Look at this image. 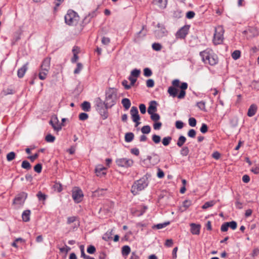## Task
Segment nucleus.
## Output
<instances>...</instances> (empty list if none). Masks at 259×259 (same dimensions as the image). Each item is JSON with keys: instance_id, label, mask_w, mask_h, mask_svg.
Returning a JSON list of instances; mask_svg holds the SVG:
<instances>
[{"instance_id": "obj_1", "label": "nucleus", "mask_w": 259, "mask_h": 259, "mask_svg": "<svg viewBox=\"0 0 259 259\" xmlns=\"http://www.w3.org/2000/svg\"><path fill=\"white\" fill-rule=\"evenodd\" d=\"M150 177V175L146 174L140 179L135 181L132 186L131 192L133 195H136L139 192L145 188H146L149 184L148 179Z\"/></svg>"}, {"instance_id": "obj_2", "label": "nucleus", "mask_w": 259, "mask_h": 259, "mask_svg": "<svg viewBox=\"0 0 259 259\" xmlns=\"http://www.w3.org/2000/svg\"><path fill=\"white\" fill-rule=\"evenodd\" d=\"M200 56L202 58V61L206 64L213 66L218 62V58L213 51L211 49H206L200 53Z\"/></svg>"}, {"instance_id": "obj_3", "label": "nucleus", "mask_w": 259, "mask_h": 259, "mask_svg": "<svg viewBox=\"0 0 259 259\" xmlns=\"http://www.w3.org/2000/svg\"><path fill=\"white\" fill-rule=\"evenodd\" d=\"M117 99V90L114 88H109L106 91L105 105L111 107L114 105Z\"/></svg>"}, {"instance_id": "obj_4", "label": "nucleus", "mask_w": 259, "mask_h": 259, "mask_svg": "<svg viewBox=\"0 0 259 259\" xmlns=\"http://www.w3.org/2000/svg\"><path fill=\"white\" fill-rule=\"evenodd\" d=\"M224 33V30L222 26L215 27L213 38V42L215 45H220L223 42Z\"/></svg>"}, {"instance_id": "obj_5", "label": "nucleus", "mask_w": 259, "mask_h": 259, "mask_svg": "<svg viewBox=\"0 0 259 259\" xmlns=\"http://www.w3.org/2000/svg\"><path fill=\"white\" fill-rule=\"evenodd\" d=\"M64 18L65 23L69 25H75L78 21V16L77 14L74 11L71 10L68 11Z\"/></svg>"}, {"instance_id": "obj_6", "label": "nucleus", "mask_w": 259, "mask_h": 259, "mask_svg": "<svg viewBox=\"0 0 259 259\" xmlns=\"http://www.w3.org/2000/svg\"><path fill=\"white\" fill-rule=\"evenodd\" d=\"M109 107H106L105 102H103L100 99L96 101V109L103 119H106L108 117L107 109Z\"/></svg>"}, {"instance_id": "obj_7", "label": "nucleus", "mask_w": 259, "mask_h": 259, "mask_svg": "<svg viewBox=\"0 0 259 259\" xmlns=\"http://www.w3.org/2000/svg\"><path fill=\"white\" fill-rule=\"evenodd\" d=\"M115 162L118 166L124 168L130 167L133 164V160L126 158H117L116 159Z\"/></svg>"}, {"instance_id": "obj_8", "label": "nucleus", "mask_w": 259, "mask_h": 259, "mask_svg": "<svg viewBox=\"0 0 259 259\" xmlns=\"http://www.w3.org/2000/svg\"><path fill=\"white\" fill-rule=\"evenodd\" d=\"M72 196L73 199L76 203H79L82 200L83 194L80 189L75 188L72 190Z\"/></svg>"}, {"instance_id": "obj_9", "label": "nucleus", "mask_w": 259, "mask_h": 259, "mask_svg": "<svg viewBox=\"0 0 259 259\" xmlns=\"http://www.w3.org/2000/svg\"><path fill=\"white\" fill-rule=\"evenodd\" d=\"M27 197V194L25 192H21L14 199L13 203L15 204L22 205Z\"/></svg>"}, {"instance_id": "obj_10", "label": "nucleus", "mask_w": 259, "mask_h": 259, "mask_svg": "<svg viewBox=\"0 0 259 259\" xmlns=\"http://www.w3.org/2000/svg\"><path fill=\"white\" fill-rule=\"evenodd\" d=\"M189 25H185L182 27L176 33V37L180 38H184L188 33Z\"/></svg>"}, {"instance_id": "obj_11", "label": "nucleus", "mask_w": 259, "mask_h": 259, "mask_svg": "<svg viewBox=\"0 0 259 259\" xmlns=\"http://www.w3.org/2000/svg\"><path fill=\"white\" fill-rule=\"evenodd\" d=\"M50 68V59L47 58L45 59L41 65V70L42 71L48 72Z\"/></svg>"}, {"instance_id": "obj_12", "label": "nucleus", "mask_w": 259, "mask_h": 259, "mask_svg": "<svg viewBox=\"0 0 259 259\" xmlns=\"http://www.w3.org/2000/svg\"><path fill=\"white\" fill-rule=\"evenodd\" d=\"M191 232L194 235H199L200 233V225L194 223L190 224Z\"/></svg>"}, {"instance_id": "obj_13", "label": "nucleus", "mask_w": 259, "mask_h": 259, "mask_svg": "<svg viewBox=\"0 0 259 259\" xmlns=\"http://www.w3.org/2000/svg\"><path fill=\"white\" fill-rule=\"evenodd\" d=\"M157 103L155 101H152L150 102V105L148 108V113L150 114H152L153 113H155L157 111L156 107Z\"/></svg>"}, {"instance_id": "obj_14", "label": "nucleus", "mask_w": 259, "mask_h": 259, "mask_svg": "<svg viewBox=\"0 0 259 259\" xmlns=\"http://www.w3.org/2000/svg\"><path fill=\"white\" fill-rule=\"evenodd\" d=\"M28 63L25 64L21 68L18 69L17 75L18 77L22 78L24 76L26 70H27Z\"/></svg>"}, {"instance_id": "obj_15", "label": "nucleus", "mask_w": 259, "mask_h": 259, "mask_svg": "<svg viewBox=\"0 0 259 259\" xmlns=\"http://www.w3.org/2000/svg\"><path fill=\"white\" fill-rule=\"evenodd\" d=\"M106 170V168L102 166V165H99L96 167L95 169V173L97 176L101 177L106 174L105 170Z\"/></svg>"}, {"instance_id": "obj_16", "label": "nucleus", "mask_w": 259, "mask_h": 259, "mask_svg": "<svg viewBox=\"0 0 259 259\" xmlns=\"http://www.w3.org/2000/svg\"><path fill=\"white\" fill-rule=\"evenodd\" d=\"M257 111V106L255 104H252L249 107L248 112H247V115L249 117H252L254 116Z\"/></svg>"}, {"instance_id": "obj_17", "label": "nucleus", "mask_w": 259, "mask_h": 259, "mask_svg": "<svg viewBox=\"0 0 259 259\" xmlns=\"http://www.w3.org/2000/svg\"><path fill=\"white\" fill-rule=\"evenodd\" d=\"M55 120H56V123H54L52 120H51L49 123L52 126L55 131L58 132L61 130L62 125L58 123V120L57 117H56Z\"/></svg>"}, {"instance_id": "obj_18", "label": "nucleus", "mask_w": 259, "mask_h": 259, "mask_svg": "<svg viewBox=\"0 0 259 259\" xmlns=\"http://www.w3.org/2000/svg\"><path fill=\"white\" fill-rule=\"evenodd\" d=\"M146 35V31L145 30V26H143L142 29L138 32L135 36V40L138 41L141 38Z\"/></svg>"}, {"instance_id": "obj_19", "label": "nucleus", "mask_w": 259, "mask_h": 259, "mask_svg": "<svg viewBox=\"0 0 259 259\" xmlns=\"http://www.w3.org/2000/svg\"><path fill=\"white\" fill-rule=\"evenodd\" d=\"M121 103L125 110L128 109L131 105V101L127 98H123L122 99Z\"/></svg>"}, {"instance_id": "obj_20", "label": "nucleus", "mask_w": 259, "mask_h": 259, "mask_svg": "<svg viewBox=\"0 0 259 259\" xmlns=\"http://www.w3.org/2000/svg\"><path fill=\"white\" fill-rule=\"evenodd\" d=\"M30 211L26 210L23 211L22 214V218L24 222H28L30 220Z\"/></svg>"}, {"instance_id": "obj_21", "label": "nucleus", "mask_w": 259, "mask_h": 259, "mask_svg": "<svg viewBox=\"0 0 259 259\" xmlns=\"http://www.w3.org/2000/svg\"><path fill=\"white\" fill-rule=\"evenodd\" d=\"M153 3L161 8H164L166 7V1L165 0H153Z\"/></svg>"}, {"instance_id": "obj_22", "label": "nucleus", "mask_w": 259, "mask_h": 259, "mask_svg": "<svg viewBox=\"0 0 259 259\" xmlns=\"http://www.w3.org/2000/svg\"><path fill=\"white\" fill-rule=\"evenodd\" d=\"M178 90L174 87H170L168 89V93L169 95L173 97H175L177 96Z\"/></svg>"}, {"instance_id": "obj_23", "label": "nucleus", "mask_w": 259, "mask_h": 259, "mask_svg": "<svg viewBox=\"0 0 259 259\" xmlns=\"http://www.w3.org/2000/svg\"><path fill=\"white\" fill-rule=\"evenodd\" d=\"M186 141V138L184 136H180L178 140L177 145L179 147H182Z\"/></svg>"}, {"instance_id": "obj_24", "label": "nucleus", "mask_w": 259, "mask_h": 259, "mask_svg": "<svg viewBox=\"0 0 259 259\" xmlns=\"http://www.w3.org/2000/svg\"><path fill=\"white\" fill-rule=\"evenodd\" d=\"M82 109L84 111H89L91 109V105L89 102L84 101L81 104Z\"/></svg>"}, {"instance_id": "obj_25", "label": "nucleus", "mask_w": 259, "mask_h": 259, "mask_svg": "<svg viewBox=\"0 0 259 259\" xmlns=\"http://www.w3.org/2000/svg\"><path fill=\"white\" fill-rule=\"evenodd\" d=\"M131 252V248L129 246L125 245L122 248V254L123 256H127Z\"/></svg>"}, {"instance_id": "obj_26", "label": "nucleus", "mask_w": 259, "mask_h": 259, "mask_svg": "<svg viewBox=\"0 0 259 259\" xmlns=\"http://www.w3.org/2000/svg\"><path fill=\"white\" fill-rule=\"evenodd\" d=\"M134 138V135L133 133H127L125 135V141L126 142H131Z\"/></svg>"}, {"instance_id": "obj_27", "label": "nucleus", "mask_w": 259, "mask_h": 259, "mask_svg": "<svg viewBox=\"0 0 259 259\" xmlns=\"http://www.w3.org/2000/svg\"><path fill=\"white\" fill-rule=\"evenodd\" d=\"M238 123V119L237 117L232 118L230 120V124L232 127H235L237 126Z\"/></svg>"}, {"instance_id": "obj_28", "label": "nucleus", "mask_w": 259, "mask_h": 259, "mask_svg": "<svg viewBox=\"0 0 259 259\" xmlns=\"http://www.w3.org/2000/svg\"><path fill=\"white\" fill-rule=\"evenodd\" d=\"M171 140L172 138L170 136L164 137L162 140V144L165 146H167L170 144Z\"/></svg>"}, {"instance_id": "obj_29", "label": "nucleus", "mask_w": 259, "mask_h": 259, "mask_svg": "<svg viewBox=\"0 0 259 259\" xmlns=\"http://www.w3.org/2000/svg\"><path fill=\"white\" fill-rule=\"evenodd\" d=\"M215 204V201H207V202H206L202 206V209H207L209 207H210L212 206H213Z\"/></svg>"}, {"instance_id": "obj_30", "label": "nucleus", "mask_w": 259, "mask_h": 259, "mask_svg": "<svg viewBox=\"0 0 259 259\" xmlns=\"http://www.w3.org/2000/svg\"><path fill=\"white\" fill-rule=\"evenodd\" d=\"M189 153V149L188 147H183L180 151L181 154L183 156H186Z\"/></svg>"}, {"instance_id": "obj_31", "label": "nucleus", "mask_w": 259, "mask_h": 259, "mask_svg": "<svg viewBox=\"0 0 259 259\" xmlns=\"http://www.w3.org/2000/svg\"><path fill=\"white\" fill-rule=\"evenodd\" d=\"M113 230L108 231L103 236V239L106 241L108 240L110 238H112L111 235L112 234Z\"/></svg>"}, {"instance_id": "obj_32", "label": "nucleus", "mask_w": 259, "mask_h": 259, "mask_svg": "<svg viewBox=\"0 0 259 259\" xmlns=\"http://www.w3.org/2000/svg\"><path fill=\"white\" fill-rule=\"evenodd\" d=\"M141 132L143 134H148L151 132V127L149 125H144L142 127Z\"/></svg>"}, {"instance_id": "obj_33", "label": "nucleus", "mask_w": 259, "mask_h": 259, "mask_svg": "<svg viewBox=\"0 0 259 259\" xmlns=\"http://www.w3.org/2000/svg\"><path fill=\"white\" fill-rule=\"evenodd\" d=\"M21 166L23 168L29 170L31 168V166L30 163L27 160H24L22 163Z\"/></svg>"}, {"instance_id": "obj_34", "label": "nucleus", "mask_w": 259, "mask_h": 259, "mask_svg": "<svg viewBox=\"0 0 259 259\" xmlns=\"http://www.w3.org/2000/svg\"><path fill=\"white\" fill-rule=\"evenodd\" d=\"M106 190V189H99L93 192L94 195L95 196H99L100 195H104L105 191Z\"/></svg>"}, {"instance_id": "obj_35", "label": "nucleus", "mask_w": 259, "mask_h": 259, "mask_svg": "<svg viewBox=\"0 0 259 259\" xmlns=\"http://www.w3.org/2000/svg\"><path fill=\"white\" fill-rule=\"evenodd\" d=\"M151 119L154 121H158L160 119V116L158 114L156 113H153L152 114H150Z\"/></svg>"}, {"instance_id": "obj_36", "label": "nucleus", "mask_w": 259, "mask_h": 259, "mask_svg": "<svg viewBox=\"0 0 259 259\" xmlns=\"http://www.w3.org/2000/svg\"><path fill=\"white\" fill-rule=\"evenodd\" d=\"M141 73V71L139 69H134L131 71V75L132 77L137 78L138 77Z\"/></svg>"}, {"instance_id": "obj_37", "label": "nucleus", "mask_w": 259, "mask_h": 259, "mask_svg": "<svg viewBox=\"0 0 259 259\" xmlns=\"http://www.w3.org/2000/svg\"><path fill=\"white\" fill-rule=\"evenodd\" d=\"M132 118L133 121L136 123V126H138L140 124V122H139L140 119L139 114L132 116Z\"/></svg>"}, {"instance_id": "obj_38", "label": "nucleus", "mask_w": 259, "mask_h": 259, "mask_svg": "<svg viewBox=\"0 0 259 259\" xmlns=\"http://www.w3.org/2000/svg\"><path fill=\"white\" fill-rule=\"evenodd\" d=\"M16 156V154L14 152H11L7 154V160L8 161H11L15 159Z\"/></svg>"}, {"instance_id": "obj_39", "label": "nucleus", "mask_w": 259, "mask_h": 259, "mask_svg": "<svg viewBox=\"0 0 259 259\" xmlns=\"http://www.w3.org/2000/svg\"><path fill=\"white\" fill-rule=\"evenodd\" d=\"M192 204V201L190 200H186L183 203V207H184V209L182 211L185 210Z\"/></svg>"}, {"instance_id": "obj_40", "label": "nucleus", "mask_w": 259, "mask_h": 259, "mask_svg": "<svg viewBox=\"0 0 259 259\" xmlns=\"http://www.w3.org/2000/svg\"><path fill=\"white\" fill-rule=\"evenodd\" d=\"M53 188L55 190L57 191L58 192H60L62 190V185L59 183H56L53 185Z\"/></svg>"}, {"instance_id": "obj_41", "label": "nucleus", "mask_w": 259, "mask_h": 259, "mask_svg": "<svg viewBox=\"0 0 259 259\" xmlns=\"http://www.w3.org/2000/svg\"><path fill=\"white\" fill-rule=\"evenodd\" d=\"M240 51L235 50L232 54V57L234 59L237 60L240 57Z\"/></svg>"}, {"instance_id": "obj_42", "label": "nucleus", "mask_w": 259, "mask_h": 259, "mask_svg": "<svg viewBox=\"0 0 259 259\" xmlns=\"http://www.w3.org/2000/svg\"><path fill=\"white\" fill-rule=\"evenodd\" d=\"M45 140L48 142H53L55 140V137L51 134H48L46 136Z\"/></svg>"}, {"instance_id": "obj_43", "label": "nucleus", "mask_w": 259, "mask_h": 259, "mask_svg": "<svg viewBox=\"0 0 259 259\" xmlns=\"http://www.w3.org/2000/svg\"><path fill=\"white\" fill-rule=\"evenodd\" d=\"M152 49L156 51L161 50L162 48L161 45L159 43H153L152 45Z\"/></svg>"}, {"instance_id": "obj_44", "label": "nucleus", "mask_w": 259, "mask_h": 259, "mask_svg": "<svg viewBox=\"0 0 259 259\" xmlns=\"http://www.w3.org/2000/svg\"><path fill=\"white\" fill-rule=\"evenodd\" d=\"M169 222H165L162 224H158L154 226V228H156L157 229H162V228L165 227L166 226H167L168 225H169Z\"/></svg>"}, {"instance_id": "obj_45", "label": "nucleus", "mask_w": 259, "mask_h": 259, "mask_svg": "<svg viewBox=\"0 0 259 259\" xmlns=\"http://www.w3.org/2000/svg\"><path fill=\"white\" fill-rule=\"evenodd\" d=\"M131 116L133 115H136L139 114L138 108L135 106H133L130 110Z\"/></svg>"}, {"instance_id": "obj_46", "label": "nucleus", "mask_w": 259, "mask_h": 259, "mask_svg": "<svg viewBox=\"0 0 259 259\" xmlns=\"http://www.w3.org/2000/svg\"><path fill=\"white\" fill-rule=\"evenodd\" d=\"M152 141L155 144H158L161 141V138L159 136L156 135H153L152 137Z\"/></svg>"}, {"instance_id": "obj_47", "label": "nucleus", "mask_w": 259, "mask_h": 259, "mask_svg": "<svg viewBox=\"0 0 259 259\" xmlns=\"http://www.w3.org/2000/svg\"><path fill=\"white\" fill-rule=\"evenodd\" d=\"M189 124L190 126L191 127H194L196 126V120L195 118L194 117H190L189 119Z\"/></svg>"}, {"instance_id": "obj_48", "label": "nucleus", "mask_w": 259, "mask_h": 259, "mask_svg": "<svg viewBox=\"0 0 259 259\" xmlns=\"http://www.w3.org/2000/svg\"><path fill=\"white\" fill-rule=\"evenodd\" d=\"M152 74V71L149 68H145L144 69V75L146 77H150Z\"/></svg>"}, {"instance_id": "obj_49", "label": "nucleus", "mask_w": 259, "mask_h": 259, "mask_svg": "<svg viewBox=\"0 0 259 259\" xmlns=\"http://www.w3.org/2000/svg\"><path fill=\"white\" fill-rule=\"evenodd\" d=\"M36 196L39 200H45L47 197V196L42 193L41 191H39Z\"/></svg>"}, {"instance_id": "obj_50", "label": "nucleus", "mask_w": 259, "mask_h": 259, "mask_svg": "<svg viewBox=\"0 0 259 259\" xmlns=\"http://www.w3.org/2000/svg\"><path fill=\"white\" fill-rule=\"evenodd\" d=\"M82 69V65L80 63H77V67L76 69L74 71V74H78L80 72V71Z\"/></svg>"}, {"instance_id": "obj_51", "label": "nucleus", "mask_w": 259, "mask_h": 259, "mask_svg": "<svg viewBox=\"0 0 259 259\" xmlns=\"http://www.w3.org/2000/svg\"><path fill=\"white\" fill-rule=\"evenodd\" d=\"M42 165L40 163H37L34 167V170L37 173H40L41 171Z\"/></svg>"}, {"instance_id": "obj_52", "label": "nucleus", "mask_w": 259, "mask_h": 259, "mask_svg": "<svg viewBox=\"0 0 259 259\" xmlns=\"http://www.w3.org/2000/svg\"><path fill=\"white\" fill-rule=\"evenodd\" d=\"M47 74H48V72H47L46 71H42L41 70V71L39 72V75H38L39 79L41 80L45 79Z\"/></svg>"}, {"instance_id": "obj_53", "label": "nucleus", "mask_w": 259, "mask_h": 259, "mask_svg": "<svg viewBox=\"0 0 259 259\" xmlns=\"http://www.w3.org/2000/svg\"><path fill=\"white\" fill-rule=\"evenodd\" d=\"M80 249L81 251V257H83L84 259L88 258L89 257V256L85 254V252L84 251L83 245H80Z\"/></svg>"}, {"instance_id": "obj_54", "label": "nucleus", "mask_w": 259, "mask_h": 259, "mask_svg": "<svg viewBox=\"0 0 259 259\" xmlns=\"http://www.w3.org/2000/svg\"><path fill=\"white\" fill-rule=\"evenodd\" d=\"M89 117L88 114L85 113H81L79 115V119L80 120H85L87 119Z\"/></svg>"}, {"instance_id": "obj_55", "label": "nucleus", "mask_w": 259, "mask_h": 259, "mask_svg": "<svg viewBox=\"0 0 259 259\" xmlns=\"http://www.w3.org/2000/svg\"><path fill=\"white\" fill-rule=\"evenodd\" d=\"M96 251V248L93 245H90L87 248V252L90 254H93Z\"/></svg>"}, {"instance_id": "obj_56", "label": "nucleus", "mask_w": 259, "mask_h": 259, "mask_svg": "<svg viewBox=\"0 0 259 259\" xmlns=\"http://www.w3.org/2000/svg\"><path fill=\"white\" fill-rule=\"evenodd\" d=\"M196 134V132L194 129H191L188 132V136L190 138H195Z\"/></svg>"}, {"instance_id": "obj_57", "label": "nucleus", "mask_w": 259, "mask_h": 259, "mask_svg": "<svg viewBox=\"0 0 259 259\" xmlns=\"http://www.w3.org/2000/svg\"><path fill=\"white\" fill-rule=\"evenodd\" d=\"M200 131L203 134L206 133L208 131L207 125L205 123H202L201 127L200 128Z\"/></svg>"}, {"instance_id": "obj_58", "label": "nucleus", "mask_w": 259, "mask_h": 259, "mask_svg": "<svg viewBox=\"0 0 259 259\" xmlns=\"http://www.w3.org/2000/svg\"><path fill=\"white\" fill-rule=\"evenodd\" d=\"M228 223L229 224V227H230L233 230L236 229L237 224L235 221H233Z\"/></svg>"}, {"instance_id": "obj_59", "label": "nucleus", "mask_w": 259, "mask_h": 259, "mask_svg": "<svg viewBox=\"0 0 259 259\" xmlns=\"http://www.w3.org/2000/svg\"><path fill=\"white\" fill-rule=\"evenodd\" d=\"M229 228V224L227 222H226L222 224L221 226V230L222 232H226L228 230Z\"/></svg>"}, {"instance_id": "obj_60", "label": "nucleus", "mask_w": 259, "mask_h": 259, "mask_svg": "<svg viewBox=\"0 0 259 259\" xmlns=\"http://www.w3.org/2000/svg\"><path fill=\"white\" fill-rule=\"evenodd\" d=\"M146 85L148 88H152L154 85V81L152 79H149L147 80Z\"/></svg>"}, {"instance_id": "obj_61", "label": "nucleus", "mask_w": 259, "mask_h": 259, "mask_svg": "<svg viewBox=\"0 0 259 259\" xmlns=\"http://www.w3.org/2000/svg\"><path fill=\"white\" fill-rule=\"evenodd\" d=\"M197 107L201 110H204L205 109V104L203 101H200L197 103Z\"/></svg>"}, {"instance_id": "obj_62", "label": "nucleus", "mask_w": 259, "mask_h": 259, "mask_svg": "<svg viewBox=\"0 0 259 259\" xmlns=\"http://www.w3.org/2000/svg\"><path fill=\"white\" fill-rule=\"evenodd\" d=\"M139 109L140 110V112L142 114H145L146 112V107L145 104H141L139 105Z\"/></svg>"}, {"instance_id": "obj_63", "label": "nucleus", "mask_w": 259, "mask_h": 259, "mask_svg": "<svg viewBox=\"0 0 259 259\" xmlns=\"http://www.w3.org/2000/svg\"><path fill=\"white\" fill-rule=\"evenodd\" d=\"M59 249L61 252H65L67 253L71 250V248L69 246H67V245H65V247H61Z\"/></svg>"}, {"instance_id": "obj_64", "label": "nucleus", "mask_w": 259, "mask_h": 259, "mask_svg": "<svg viewBox=\"0 0 259 259\" xmlns=\"http://www.w3.org/2000/svg\"><path fill=\"white\" fill-rule=\"evenodd\" d=\"M184 126V123L182 121L180 120H178L176 122V127L178 129H181Z\"/></svg>"}]
</instances>
